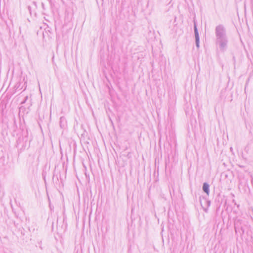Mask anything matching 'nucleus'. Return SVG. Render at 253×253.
<instances>
[{
  "mask_svg": "<svg viewBox=\"0 0 253 253\" xmlns=\"http://www.w3.org/2000/svg\"><path fill=\"white\" fill-rule=\"evenodd\" d=\"M203 190L208 194H209V185L206 183L203 185Z\"/></svg>",
  "mask_w": 253,
  "mask_h": 253,
  "instance_id": "f257e3e1",
  "label": "nucleus"
}]
</instances>
